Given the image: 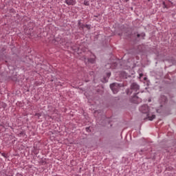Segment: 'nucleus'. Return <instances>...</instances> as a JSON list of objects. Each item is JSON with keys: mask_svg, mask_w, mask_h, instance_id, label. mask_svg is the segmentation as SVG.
Here are the masks:
<instances>
[{"mask_svg": "<svg viewBox=\"0 0 176 176\" xmlns=\"http://www.w3.org/2000/svg\"><path fill=\"white\" fill-rule=\"evenodd\" d=\"M126 36L129 38V39H135V41H140V38L142 39H144L146 34L144 32L138 33V32H131V30H128L126 32Z\"/></svg>", "mask_w": 176, "mask_h": 176, "instance_id": "obj_1", "label": "nucleus"}, {"mask_svg": "<svg viewBox=\"0 0 176 176\" xmlns=\"http://www.w3.org/2000/svg\"><path fill=\"white\" fill-rule=\"evenodd\" d=\"M126 96H131V94H140V85L137 82H132L130 87L125 91Z\"/></svg>", "mask_w": 176, "mask_h": 176, "instance_id": "obj_2", "label": "nucleus"}, {"mask_svg": "<svg viewBox=\"0 0 176 176\" xmlns=\"http://www.w3.org/2000/svg\"><path fill=\"white\" fill-rule=\"evenodd\" d=\"M129 102L132 104H140L142 102V98L140 94H133V96L129 98Z\"/></svg>", "mask_w": 176, "mask_h": 176, "instance_id": "obj_3", "label": "nucleus"}, {"mask_svg": "<svg viewBox=\"0 0 176 176\" xmlns=\"http://www.w3.org/2000/svg\"><path fill=\"white\" fill-rule=\"evenodd\" d=\"M120 87H123V84L113 82L110 85V89L113 91V94H118L120 90Z\"/></svg>", "mask_w": 176, "mask_h": 176, "instance_id": "obj_4", "label": "nucleus"}, {"mask_svg": "<svg viewBox=\"0 0 176 176\" xmlns=\"http://www.w3.org/2000/svg\"><path fill=\"white\" fill-rule=\"evenodd\" d=\"M139 110L142 113H144L146 116H149V106L147 104L141 106Z\"/></svg>", "mask_w": 176, "mask_h": 176, "instance_id": "obj_5", "label": "nucleus"}, {"mask_svg": "<svg viewBox=\"0 0 176 176\" xmlns=\"http://www.w3.org/2000/svg\"><path fill=\"white\" fill-rule=\"evenodd\" d=\"M65 3L68 5V6H74L76 4V0H65Z\"/></svg>", "mask_w": 176, "mask_h": 176, "instance_id": "obj_6", "label": "nucleus"}, {"mask_svg": "<svg viewBox=\"0 0 176 176\" xmlns=\"http://www.w3.org/2000/svg\"><path fill=\"white\" fill-rule=\"evenodd\" d=\"M160 102L161 104H166V102H167V97L164 95L161 96Z\"/></svg>", "mask_w": 176, "mask_h": 176, "instance_id": "obj_7", "label": "nucleus"}, {"mask_svg": "<svg viewBox=\"0 0 176 176\" xmlns=\"http://www.w3.org/2000/svg\"><path fill=\"white\" fill-rule=\"evenodd\" d=\"M106 75L107 77L103 78V81H102L103 83H107V82H108V79H109V78H111V72L106 73Z\"/></svg>", "mask_w": 176, "mask_h": 176, "instance_id": "obj_8", "label": "nucleus"}, {"mask_svg": "<svg viewBox=\"0 0 176 176\" xmlns=\"http://www.w3.org/2000/svg\"><path fill=\"white\" fill-rule=\"evenodd\" d=\"M148 120H153V119H155L156 118V116L155 115H152V116H146Z\"/></svg>", "mask_w": 176, "mask_h": 176, "instance_id": "obj_9", "label": "nucleus"}, {"mask_svg": "<svg viewBox=\"0 0 176 176\" xmlns=\"http://www.w3.org/2000/svg\"><path fill=\"white\" fill-rule=\"evenodd\" d=\"M122 75H123V78H124V79H127V78H130V75H128L126 72H123Z\"/></svg>", "mask_w": 176, "mask_h": 176, "instance_id": "obj_10", "label": "nucleus"}, {"mask_svg": "<svg viewBox=\"0 0 176 176\" xmlns=\"http://www.w3.org/2000/svg\"><path fill=\"white\" fill-rule=\"evenodd\" d=\"M84 5L85 6H90V3H89V1H87V0L84 1Z\"/></svg>", "mask_w": 176, "mask_h": 176, "instance_id": "obj_11", "label": "nucleus"}, {"mask_svg": "<svg viewBox=\"0 0 176 176\" xmlns=\"http://www.w3.org/2000/svg\"><path fill=\"white\" fill-rule=\"evenodd\" d=\"M89 63H91V64H94V58H91L88 59Z\"/></svg>", "mask_w": 176, "mask_h": 176, "instance_id": "obj_12", "label": "nucleus"}, {"mask_svg": "<svg viewBox=\"0 0 176 176\" xmlns=\"http://www.w3.org/2000/svg\"><path fill=\"white\" fill-rule=\"evenodd\" d=\"M10 13H16V10L14 8L10 10Z\"/></svg>", "mask_w": 176, "mask_h": 176, "instance_id": "obj_13", "label": "nucleus"}, {"mask_svg": "<svg viewBox=\"0 0 176 176\" xmlns=\"http://www.w3.org/2000/svg\"><path fill=\"white\" fill-rule=\"evenodd\" d=\"M85 24H82V25L80 26L79 30H83L84 28H85Z\"/></svg>", "mask_w": 176, "mask_h": 176, "instance_id": "obj_14", "label": "nucleus"}, {"mask_svg": "<svg viewBox=\"0 0 176 176\" xmlns=\"http://www.w3.org/2000/svg\"><path fill=\"white\" fill-rule=\"evenodd\" d=\"M85 28H87V30H90V28H91L90 25H85Z\"/></svg>", "mask_w": 176, "mask_h": 176, "instance_id": "obj_15", "label": "nucleus"}, {"mask_svg": "<svg viewBox=\"0 0 176 176\" xmlns=\"http://www.w3.org/2000/svg\"><path fill=\"white\" fill-rule=\"evenodd\" d=\"M78 25L79 28L82 25V23L80 22V20L78 21Z\"/></svg>", "mask_w": 176, "mask_h": 176, "instance_id": "obj_16", "label": "nucleus"}, {"mask_svg": "<svg viewBox=\"0 0 176 176\" xmlns=\"http://www.w3.org/2000/svg\"><path fill=\"white\" fill-rule=\"evenodd\" d=\"M35 116H38V117L39 118V117L41 116V113H36V114H35Z\"/></svg>", "mask_w": 176, "mask_h": 176, "instance_id": "obj_17", "label": "nucleus"}, {"mask_svg": "<svg viewBox=\"0 0 176 176\" xmlns=\"http://www.w3.org/2000/svg\"><path fill=\"white\" fill-rule=\"evenodd\" d=\"M1 155H2V156H3V157H6V153H3Z\"/></svg>", "mask_w": 176, "mask_h": 176, "instance_id": "obj_18", "label": "nucleus"}, {"mask_svg": "<svg viewBox=\"0 0 176 176\" xmlns=\"http://www.w3.org/2000/svg\"><path fill=\"white\" fill-rule=\"evenodd\" d=\"M86 131H90V128L89 127H87L86 128Z\"/></svg>", "mask_w": 176, "mask_h": 176, "instance_id": "obj_19", "label": "nucleus"}, {"mask_svg": "<svg viewBox=\"0 0 176 176\" xmlns=\"http://www.w3.org/2000/svg\"><path fill=\"white\" fill-rule=\"evenodd\" d=\"M142 76H144L143 74H140V78H142Z\"/></svg>", "mask_w": 176, "mask_h": 176, "instance_id": "obj_20", "label": "nucleus"}, {"mask_svg": "<svg viewBox=\"0 0 176 176\" xmlns=\"http://www.w3.org/2000/svg\"><path fill=\"white\" fill-rule=\"evenodd\" d=\"M100 16V14H98V15H95L94 17H99Z\"/></svg>", "mask_w": 176, "mask_h": 176, "instance_id": "obj_21", "label": "nucleus"}, {"mask_svg": "<svg viewBox=\"0 0 176 176\" xmlns=\"http://www.w3.org/2000/svg\"><path fill=\"white\" fill-rule=\"evenodd\" d=\"M119 36H122V33H118Z\"/></svg>", "mask_w": 176, "mask_h": 176, "instance_id": "obj_22", "label": "nucleus"}, {"mask_svg": "<svg viewBox=\"0 0 176 176\" xmlns=\"http://www.w3.org/2000/svg\"><path fill=\"white\" fill-rule=\"evenodd\" d=\"M125 1V2H129V1H130V0H124Z\"/></svg>", "mask_w": 176, "mask_h": 176, "instance_id": "obj_23", "label": "nucleus"}, {"mask_svg": "<svg viewBox=\"0 0 176 176\" xmlns=\"http://www.w3.org/2000/svg\"><path fill=\"white\" fill-rule=\"evenodd\" d=\"M161 107H163V105H162V104H161Z\"/></svg>", "mask_w": 176, "mask_h": 176, "instance_id": "obj_24", "label": "nucleus"}, {"mask_svg": "<svg viewBox=\"0 0 176 176\" xmlns=\"http://www.w3.org/2000/svg\"><path fill=\"white\" fill-rule=\"evenodd\" d=\"M21 134H23V132H21Z\"/></svg>", "mask_w": 176, "mask_h": 176, "instance_id": "obj_25", "label": "nucleus"}, {"mask_svg": "<svg viewBox=\"0 0 176 176\" xmlns=\"http://www.w3.org/2000/svg\"><path fill=\"white\" fill-rule=\"evenodd\" d=\"M42 1H45V0H42Z\"/></svg>", "mask_w": 176, "mask_h": 176, "instance_id": "obj_26", "label": "nucleus"}]
</instances>
